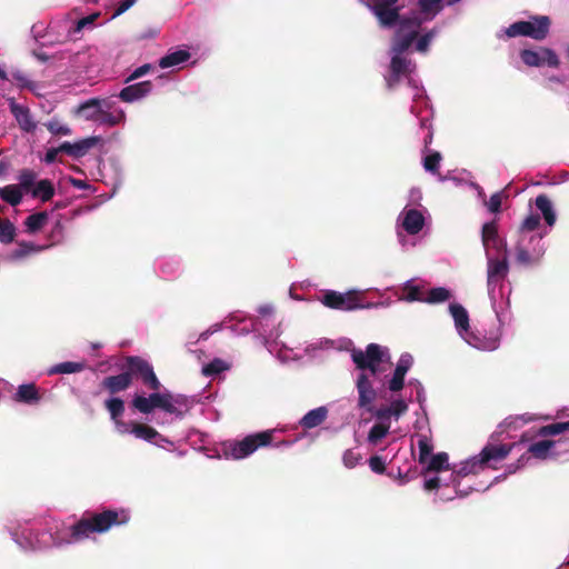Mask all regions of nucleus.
I'll return each instance as SVG.
<instances>
[{
    "label": "nucleus",
    "mask_w": 569,
    "mask_h": 569,
    "mask_svg": "<svg viewBox=\"0 0 569 569\" xmlns=\"http://www.w3.org/2000/svg\"><path fill=\"white\" fill-rule=\"evenodd\" d=\"M133 379H140L150 390H160L162 387L149 361L139 356H127L122 372L103 378L101 388L110 395H116L129 389Z\"/></svg>",
    "instance_id": "obj_1"
},
{
    "label": "nucleus",
    "mask_w": 569,
    "mask_h": 569,
    "mask_svg": "<svg viewBox=\"0 0 569 569\" xmlns=\"http://www.w3.org/2000/svg\"><path fill=\"white\" fill-rule=\"evenodd\" d=\"M130 516L124 509H103L101 511H86L81 518L70 526V538L79 542L90 538L93 533H104L114 526L128 523Z\"/></svg>",
    "instance_id": "obj_2"
},
{
    "label": "nucleus",
    "mask_w": 569,
    "mask_h": 569,
    "mask_svg": "<svg viewBox=\"0 0 569 569\" xmlns=\"http://www.w3.org/2000/svg\"><path fill=\"white\" fill-rule=\"evenodd\" d=\"M148 397L142 395H136L131 401V406L138 412L143 415L151 413L154 409H161L167 413L182 416L178 406L186 405V398L181 395L174 396L170 391L159 392V390H152Z\"/></svg>",
    "instance_id": "obj_3"
},
{
    "label": "nucleus",
    "mask_w": 569,
    "mask_h": 569,
    "mask_svg": "<svg viewBox=\"0 0 569 569\" xmlns=\"http://www.w3.org/2000/svg\"><path fill=\"white\" fill-rule=\"evenodd\" d=\"M273 430H266L248 435L242 440H232L223 445V453L227 458L240 460L249 457L261 447L271 445Z\"/></svg>",
    "instance_id": "obj_4"
},
{
    "label": "nucleus",
    "mask_w": 569,
    "mask_h": 569,
    "mask_svg": "<svg viewBox=\"0 0 569 569\" xmlns=\"http://www.w3.org/2000/svg\"><path fill=\"white\" fill-rule=\"evenodd\" d=\"M551 20L548 16H531L530 20L516 21L506 29L509 38L529 37L541 41L547 38L550 31Z\"/></svg>",
    "instance_id": "obj_5"
},
{
    "label": "nucleus",
    "mask_w": 569,
    "mask_h": 569,
    "mask_svg": "<svg viewBox=\"0 0 569 569\" xmlns=\"http://www.w3.org/2000/svg\"><path fill=\"white\" fill-rule=\"evenodd\" d=\"M351 358L358 369L362 371L369 370L371 375L375 376L378 372L379 365L382 363L386 358H389V355L388 350L383 349L381 346L369 343L365 351L352 350Z\"/></svg>",
    "instance_id": "obj_6"
},
{
    "label": "nucleus",
    "mask_w": 569,
    "mask_h": 569,
    "mask_svg": "<svg viewBox=\"0 0 569 569\" xmlns=\"http://www.w3.org/2000/svg\"><path fill=\"white\" fill-rule=\"evenodd\" d=\"M320 301L330 309L342 311H352L366 308V305L362 302V293L356 290H350L345 293L328 290L323 293Z\"/></svg>",
    "instance_id": "obj_7"
},
{
    "label": "nucleus",
    "mask_w": 569,
    "mask_h": 569,
    "mask_svg": "<svg viewBox=\"0 0 569 569\" xmlns=\"http://www.w3.org/2000/svg\"><path fill=\"white\" fill-rule=\"evenodd\" d=\"M399 0H369L368 7L377 18L380 27L393 28L397 26L402 6Z\"/></svg>",
    "instance_id": "obj_8"
},
{
    "label": "nucleus",
    "mask_w": 569,
    "mask_h": 569,
    "mask_svg": "<svg viewBox=\"0 0 569 569\" xmlns=\"http://www.w3.org/2000/svg\"><path fill=\"white\" fill-rule=\"evenodd\" d=\"M120 427H122V429H120V433H131L136 438L153 443L158 447H162L163 442L171 443L166 437L160 435L157 429L147 423L129 421L128 423H120Z\"/></svg>",
    "instance_id": "obj_9"
},
{
    "label": "nucleus",
    "mask_w": 569,
    "mask_h": 569,
    "mask_svg": "<svg viewBox=\"0 0 569 569\" xmlns=\"http://www.w3.org/2000/svg\"><path fill=\"white\" fill-rule=\"evenodd\" d=\"M520 59L528 67H541L547 64L551 68H558L559 58L552 49L540 47L539 50L523 49L520 51Z\"/></svg>",
    "instance_id": "obj_10"
},
{
    "label": "nucleus",
    "mask_w": 569,
    "mask_h": 569,
    "mask_svg": "<svg viewBox=\"0 0 569 569\" xmlns=\"http://www.w3.org/2000/svg\"><path fill=\"white\" fill-rule=\"evenodd\" d=\"M416 66L410 60L399 54H393L390 60L389 74L386 77L387 87L393 89L397 87L402 77H409Z\"/></svg>",
    "instance_id": "obj_11"
},
{
    "label": "nucleus",
    "mask_w": 569,
    "mask_h": 569,
    "mask_svg": "<svg viewBox=\"0 0 569 569\" xmlns=\"http://www.w3.org/2000/svg\"><path fill=\"white\" fill-rule=\"evenodd\" d=\"M358 407L373 412V402L377 398V391L373 389L367 373L362 372L357 379Z\"/></svg>",
    "instance_id": "obj_12"
},
{
    "label": "nucleus",
    "mask_w": 569,
    "mask_h": 569,
    "mask_svg": "<svg viewBox=\"0 0 569 569\" xmlns=\"http://www.w3.org/2000/svg\"><path fill=\"white\" fill-rule=\"evenodd\" d=\"M152 89L153 83L150 80H146L122 88L118 97L122 102L132 103L149 96Z\"/></svg>",
    "instance_id": "obj_13"
},
{
    "label": "nucleus",
    "mask_w": 569,
    "mask_h": 569,
    "mask_svg": "<svg viewBox=\"0 0 569 569\" xmlns=\"http://www.w3.org/2000/svg\"><path fill=\"white\" fill-rule=\"evenodd\" d=\"M508 271L509 264L507 257L502 259H488L487 284L489 291L493 290V288L507 277Z\"/></svg>",
    "instance_id": "obj_14"
},
{
    "label": "nucleus",
    "mask_w": 569,
    "mask_h": 569,
    "mask_svg": "<svg viewBox=\"0 0 569 569\" xmlns=\"http://www.w3.org/2000/svg\"><path fill=\"white\" fill-rule=\"evenodd\" d=\"M515 445H487L478 456L486 467L491 461H501L508 457Z\"/></svg>",
    "instance_id": "obj_15"
},
{
    "label": "nucleus",
    "mask_w": 569,
    "mask_h": 569,
    "mask_svg": "<svg viewBox=\"0 0 569 569\" xmlns=\"http://www.w3.org/2000/svg\"><path fill=\"white\" fill-rule=\"evenodd\" d=\"M111 106L112 103L110 101L102 100L99 118L97 119V122L99 124L114 127L126 120L124 111L121 109L109 111V109H111Z\"/></svg>",
    "instance_id": "obj_16"
},
{
    "label": "nucleus",
    "mask_w": 569,
    "mask_h": 569,
    "mask_svg": "<svg viewBox=\"0 0 569 569\" xmlns=\"http://www.w3.org/2000/svg\"><path fill=\"white\" fill-rule=\"evenodd\" d=\"M10 111L23 131L33 132L36 130L37 123L32 119L29 108L12 100L10 102Z\"/></svg>",
    "instance_id": "obj_17"
},
{
    "label": "nucleus",
    "mask_w": 569,
    "mask_h": 569,
    "mask_svg": "<svg viewBox=\"0 0 569 569\" xmlns=\"http://www.w3.org/2000/svg\"><path fill=\"white\" fill-rule=\"evenodd\" d=\"M98 140V137H90L74 143L64 141L60 144V150L73 158H81L97 144Z\"/></svg>",
    "instance_id": "obj_18"
},
{
    "label": "nucleus",
    "mask_w": 569,
    "mask_h": 569,
    "mask_svg": "<svg viewBox=\"0 0 569 569\" xmlns=\"http://www.w3.org/2000/svg\"><path fill=\"white\" fill-rule=\"evenodd\" d=\"M329 410L326 406H320L308 411L300 420L299 426L303 430H310L321 426L328 418Z\"/></svg>",
    "instance_id": "obj_19"
},
{
    "label": "nucleus",
    "mask_w": 569,
    "mask_h": 569,
    "mask_svg": "<svg viewBox=\"0 0 569 569\" xmlns=\"http://www.w3.org/2000/svg\"><path fill=\"white\" fill-rule=\"evenodd\" d=\"M523 242H525V239H522V241H520L516 248L517 263H519L523 267L537 266L541 260L543 250L542 249H533V251L530 252Z\"/></svg>",
    "instance_id": "obj_20"
},
{
    "label": "nucleus",
    "mask_w": 569,
    "mask_h": 569,
    "mask_svg": "<svg viewBox=\"0 0 569 569\" xmlns=\"http://www.w3.org/2000/svg\"><path fill=\"white\" fill-rule=\"evenodd\" d=\"M13 399L26 405H37L40 402L41 396L36 383H26L18 387Z\"/></svg>",
    "instance_id": "obj_21"
},
{
    "label": "nucleus",
    "mask_w": 569,
    "mask_h": 569,
    "mask_svg": "<svg viewBox=\"0 0 569 569\" xmlns=\"http://www.w3.org/2000/svg\"><path fill=\"white\" fill-rule=\"evenodd\" d=\"M423 224L425 218L419 210L409 209L408 211H406L402 221V227L409 234L419 233L422 230Z\"/></svg>",
    "instance_id": "obj_22"
},
{
    "label": "nucleus",
    "mask_w": 569,
    "mask_h": 569,
    "mask_svg": "<svg viewBox=\"0 0 569 569\" xmlns=\"http://www.w3.org/2000/svg\"><path fill=\"white\" fill-rule=\"evenodd\" d=\"M418 36L419 32L417 30H411L409 32H403L401 34H398L397 31L391 46L392 53L402 56L412 46Z\"/></svg>",
    "instance_id": "obj_23"
},
{
    "label": "nucleus",
    "mask_w": 569,
    "mask_h": 569,
    "mask_svg": "<svg viewBox=\"0 0 569 569\" xmlns=\"http://www.w3.org/2000/svg\"><path fill=\"white\" fill-rule=\"evenodd\" d=\"M418 14L426 21H431L443 9V0H418Z\"/></svg>",
    "instance_id": "obj_24"
},
{
    "label": "nucleus",
    "mask_w": 569,
    "mask_h": 569,
    "mask_svg": "<svg viewBox=\"0 0 569 569\" xmlns=\"http://www.w3.org/2000/svg\"><path fill=\"white\" fill-rule=\"evenodd\" d=\"M483 469H485V467H483L482 462H480L479 457H473V458L465 461L463 463H461L460 468L458 470H455L452 473L453 486L456 488L459 486L457 478L467 477L469 475H477Z\"/></svg>",
    "instance_id": "obj_25"
},
{
    "label": "nucleus",
    "mask_w": 569,
    "mask_h": 569,
    "mask_svg": "<svg viewBox=\"0 0 569 569\" xmlns=\"http://www.w3.org/2000/svg\"><path fill=\"white\" fill-rule=\"evenodd\" d=\"M104 407L108 410L110 418L114 422L118 431L120 432V429H122L120 423H127L120 419L124 412V401L121 398L112 397L104 401Z\"/></svg>",
    "instance_id": "obj_26"
},
{
    "label": "nucleus",
    "mask_w": 569,
    "mask_h": 569,
    "mask_svg": "<svg viewBox=\"0 0 569 569\" xmlns=\"http://www.w3.org/2000/svg\"><path fill=\"white\" fill-rule=\"evenodd\" d=\"M101 102L102 100L98 98L89 99L88 101L81 103L78 107L77 112L86 120L97 122V119L99 118L100 113Z\"/></svg>",
    "instance_id": "obj_27"
},
{
    "label": "nucleus",
    "mask_w": 569,
    "mask_h": 569,
    "mask_svg": "<svg viewBox=\"0 0 569 569\" xmlns=\"http://www.w3.org/2000/svg\"><path fill=\"white\" fill-rule=\"evenodd\" d=\"M449 310L455 320L457 329L460 332L467 331L469 329V316L467 310L459 303H451Z\"/></svg>",
    "instance_id": "obj_28"
},
{
    "label": "nucleus",
    "mask_w": 569,
    "mask_h": 569,
    "mask_svg": "<svg viewBox=\"0 0 569 569\" xmlns=\"http://www.w3.org/2000/svg\"><path fill=\"white\" fill-rule=\"evenodd\" d=\"M427 22L420 14L413 13L410 17H401L398 21V34L409 32L411 30H417L419 32V29L421 28L422 23Z\"/></svg>",
    "instance_id": "obj_29"
},
{
    "label": "nucleus",
    "mask_w": 569,
    "mask_h": 569,
    "mask_svg": "<svg viewBox=\"0 0 569 569\" xmlns=\"http://www.w3.org/2000/svg\"><path fill=\"white\" fill-rule=\"evenodd\" d=\"M536 207L541 211L547 224L553 226L556 222V213L550 199L546 194H539L536 198Z\"/></svg>",
    "instance_id": "obj_30"
},
{
    "label": "nucleus",
    "mask_w": 569,
    "mask_h": 569,
    "mask_svg": "<svg viewBox=\"0 0 569 569\" xmlns=\"http://www.w3.org/2000/svg\"><path fill=\"white\" fill-rule=\"evenodd\" d=\"M190 58V53L186 50H177L170 52L159 60V67L162 69L171 68L186 62Z\"/></svg>",
    "instance_id": "obj_31"
},
{
    "label": "nucleus",
    "mask_w": 569,
    "mask_h": 569,
    "mask_svg": "<svg viewBox=\"0 0 569 569\" xmlns=\"http://www.w3.org/2000/svg\"><path fill=\"white\" fill-rule=\"evenodd\" d=\"M0 198L12 207L22 201V191L17 184H8L0 188Z\"/></svg>",
    "instance_id": "obj_32"
},
{
    "label": "nucleus",
    "mask_w": 569,
    "mask_h": 569,
    "mask_svg": "<svg viewBox=\"0 0 569 569\" xmlns=\"http://www.w3.org/2000/svg\"><path fill=\"white\" fill-rule=\"evenodd\" d=\"M49 216L46 211L32 213L24 220V226L28 233H36L40 231L48 222Z\"/></svg>",
    "instance_id": "obj_33"
},
{
    "label": "nucleus",
    "mask_w": 569,
    "mask_h": 569,
    "mask_svg": "<svg viewBox=\"0 0 569 569\" xmlns=\"http://www.w3.org/2000/svg\"><path fill=\"white\" fill-rule=\"evenodd\" d=\"M54 196V187L48 179L40 180L32 189V197L40 198L41 201L47 202Z\"/></svg>",
    "instance_id": "obj_34"
},
{
    "label": "nucleus",
    "mask_w": 569,
    "mask_h": 569,
    "mask_svg": "<svg viewBox=\"0 0 569 569\" xmlns=\"http://www.w3.org/2000/svg\"><path fill=\"white\" fill-rule=\"evenodd\" d=\"M448 455L446 452H439L433 455L431 458L427 461V469L426 471H441V470H448L449 469V462H448Z\"/></svg>",
    "instance_id": "obj_35"
},
{
    "label": "nucleus",
    "mask_w": 569,
    "mask_h": 569,
    "mask_svg": "<svg viewBox=\"0 0 569 569\" xmlns=\"http://www.w3.org/2000/svg\"><path fill=\"white\" fill-rule=\"evenodd\" d=\"M555 446L552 440H541L530 445L528 452L537 459H546L549 450Z\"/></svg>",
    "instance_id": "obj_36"
},
{
    "label": "nucleus",
    "mask_w": 569,
    "mask_h": 569,
    "mask_svg": "<svg viewBox=\"0 0 569 569\" xmlns=\"http://www.w3.org/2000/svg\"><path fill=\"white\" fill-rule=\"evenodd\" d=\"M390 423L379 422L371 427L368 433V441L378 445L388 433Z\"/></svg>",
    "instance_id": "obj_37"
},
{
    "label": "nucleus",
    "mask_w": 569,
    "mask_h": 569,
    "mask_svg": "<svg viewBox=\"0 0 569 569\" xmlns=\"http://www.w3.org/2000/svg\"><path fill=\"white\" fill-rule=\"evenodd\" d=\"M451 297V293L448 289L443 287H437L429 290L427 297H425L423 302L427 303H440L449 300Z\"/></svg>",
    "instance_id": "obj_38"
},
{
    "label": "nucleus",
    "mask_w": 569,
    "mask_h": 569,
    "mask_svg": "<svg viewBox=\"0 0 569 569\" xmlns=\"http://www.w3.org/2000/svg\"><path fill=\"white\" fill-rule=\"evenodd\" d=\"M401 299L406 301H421L423 302L425 297L422 296L421 289L419 286L412 284L411 281H407L402 288V297Z\"/></svg>",
    "instance_id": "obj_39"
},
{
    "label": "nucleus",
    "mask_w": 569,
    "mask_h": 569,
    "mask_svg": "<svg viewBox=\"0 0 569 569\" xmlns=\"http://www.w3.org/2000/svg\"><path fill=\"white\" fill-rule=\"evenodd\" d=\"M84 368V365L83 363H80V362H73V361H66V362H61V363H58L53 368L50 369L49 373L50 375H56V373H74V372H80L82 371Z\"/></svg>",
    "instance_id": "obj_40"
},
{
    "label": "nucleus",
    "mask_w": 569,
    "mask_h": 569,
    "mask_svg": "<svg viewBox=\"0 0 569 569\" xmlns=\"http://www.w3.org/2000/svg\"><path fill=\"white\" fill-rule=\"evenodd\" d=\"M16 236L14 224L8 220L0 218V242L10 243L13 241Z\"/></svg>",
    "instance_id": "obj_41"
},
{
    "label": "nucleus",
    "mask_w": 569,
    "mask_h": 569,
    "mask_svg": "<svg viewBox=\"0 0 569 569\" xmlns=\"http://www.w3.org/2000/svg\"><path fill=\"white\" fill-rule=\"evenodd\" d=\"M566 431H569V421L555 422L547 426H542L539 429L538 435L542 437L557 436Z\"/></svg>",
    "instance_id": "obj_42"
},
{
    "label": "nucleus",
    "mask_w": 569,
    "mask_h": 569,
    "mask_svg": "<svg viewBox=\"0 0 569 569\" xmlns=\"http://www.w3.org/2000/svg\"><path fill=\"white\" fill-rule=\"evenodd\" d=\"M44 248L46 247L43 246H36L32 242L22 241L18 243V248L12 252V257L16 259H21L29 256L30 253L39 252Z\"/></svg>",
    "instance_id": "obj_43"
},
{
    "label": "nucleus",
    "mask_w": 569,
    "mask_h": 569,
    "mask_svg": "<svg viewBox=\"0 0 569 569\" xmlns=\"http://www.w3.org/2000/svg\"><path fill=\"white\" fill-rule=\"evenodd\" d=\"M438 28H432L429 31L425 32L422 36L417 38L416 50L420 53H426L429 50V46L433 38L438 34Z\"/></svg>",
    "instance_id": "obj_44"
},
{
    "label": "nucleus",
    "mask_w": 569,
    "mask_h": 569,
    "mask_svg": "<svg viewBox=\"0 0 569 569\" xmlns=\"http://www.w3.org/2000/svg\"><path fill=\"white\" fill-rule=\"evenodd\" d=\"M498 226L496 221L486 222L482 226L481 239L485 247H489L491 240L498 238Z\"/></svg>",
    "instance_id": "obj_45"
},
{
    "label": "nucleus",
    "mask_w": 569,
    "mask_h": 569,
    "mask_svg": "<svg viewBox=\"0 0 569 569\" xmlns=\"http://www.w3.org/2000/svg\"><path fill=\"white\" fill-rule=\"evenodd\" d=\"M419 448V458L418 461L420 465H426L428 459L430 458L432 451V445L429 439L425 436H421L418 440Z\"/></svg>",
    "instance_id": "obj_46"
},
{
    "label": "nucleus",
    "mask_w": 569,
    "mask_h": 569,
    "mask_svg": "<svg viewBox=\"0 0 569 569\" xmlns=\"http://www.w3.org/2000/svg\"><path fill=\"white\" fill-rule=\"evenodd\" d=\"M36 172L30 169H23L19 174V188L24 191H32L36 180Z\"/></svg>",
    "instance_id": "obj_47"
},
{
    "label": "nucleus",
    "mask_w": 569,
    "mask_h": 569,
    "mask_svg": "<svg viewBox=\"0 0 569 569\" xmlns=\"http://www.w3.org/2000/svg\"><path fill=\"white\" fill-rule=\"evenodd\" d=\"M441 159H442V157H441L440 152H438V151H435V152L428 154L423 159L425 169L431 173H438Z\"/></svg>",
    "instance_id": "obj_48"
},
{
    "label": "nucleus",
    "mask_w": 569,
    "mask_h": 569,
    "mask_svg": "<svg viewBox=\"0 0 569 569\" xmlns=\"http://www.w3.org/2000/svg\"><path fill=\"white\" fill-rule=\"evenodd\" d=\"M228 367L226 366L223 360L213 359L211 362H209L208 365H206L202 368V373L206 377H211V376H214V375H218V373L224 371Z\"/></svg>",
    "instance_id": "obj_49"
},
{
    "label": "nucleus",
    "mask_w": 569,
    "mask_h": 569,
    "mask_svg": "<svg viewBox=\"0 0 569 569\" xmlns=\"http://www.w3.org/2000/svg\"><path fill=\"white\" fill-rule=\"evenodd\" d=\"M47 129L54 136H69L71 129L68 126L61 124L57 120L46 123Z\"/></svg>",
    "instance_id": "obj_50"
},
{
    "label": "nucleus",
    "mask_w": 569,
    "mask_h": 569,
    "mask_svg": "<svg viewBox=\"0 0 569 569\" xmlns=\"http://www.w3.org/2000/svg\"><path fill=\"white\" fill-rule=\"evenodd\" d=\"M540 224V217L538 214L528 216L521 223V234L536 230Z\"/></svg>",
    "instance_id": "obj_51"
},
{
    "label": "nucleus",
    "mask_w": 569,
    "mask_h": 569,
    "mask_svg": "<svg viewBox=\"0 0 569 569\" xmlns=\"http://www.w3.org/2000/svg\"><path fill=\"white\" fill-rule=\"evenodd\" d=\"M360 459H361L360 453L356 452L353 449L346 450L342 456L343 465L350 469L355 468L358 465Z\"/></svg>",
    "instance_id": "obj_52"
},
{
    "label": "nucleus",
    "mask_w": 569,
    "mask_h": 569,
    "mask_svg": "<svg viewBox=\"0 0 569 569\" xmlns=\"http://www.w3.org/2000/svg\"><path fill=\"white\" fill-rule=\"evenodd\" d=\"M151 70H153V67L152 64L150 63H144L140 67H138L137 69H134L124 80L126 83H129L133 80H137L143 76H146L147 73H149Z\"/></svg>",
    "instance_id": "obj_53"
},
{
    "label": "nucleus",
    "mask_w": 569,
    "mask_h": 569,
    "mask_svg": "<svg viewBox=\"0 0 569 569\" xmlns=\"http://www.w3.org/2000/svg\"><path fill=\"white\" fill-rule=\"evenodd\" d=\"M411 366H412V357L408 353H405L400 357L395 371L406 376L407 372L409 371V369L411 368Z\"/></svg>",
    "instance_id": "obj_54"
},
{
    "label": "nucleus",
    "mask_w": 569,
    "mask_h": 569,
    "mask_svg": "<svg viewBox=\"0 0 569 569\" xmlns=\"http://www.w3.org/2000/svg\"><path fill=\"white\" fill-rule=\"evenodd\" d=\"M405 377L403 375L395 371L392 378L388 382V388L392 392L400 391L405 386Z\"/></svg>",
    "instance_id": "obj_55"
},
{
    "label": "nucleus",
    "mask_w": 569,
    "mask_h": 569,
    "mask_svg": "<svg viewBox=\"0 0 569 569\" xmlns=\"http://www.w3.org/2000/svg\"><path fill=\"white\" fill-rule=\"evenodd\" d=\"M368 463L375 473L382 475L386 471V463L380 456L370 457Z\"/></svg>",
    "instance_id": "obj_56"
},
{
    "label": "nucleus",
    "mask_w": 569,
    "mask_h": 569,
    "mask_svg": "<svg viewBox=\"0 0 569 569\" xmlns=\"http://www.w3.org/2000/svg\"><path fill=\"white\" fill-rule=\"evenodd\" d=\"M380 422L389 423L388 421L392 417L389 406H382L378 409L373 407V412H370Z\"/></svg>",
    "instance_id": "obj_57"
},
{
    "label": "nucleus",
    "mask_w": 569,
    "mask_h": 569,
    "mask_svg": "<svg viewBox=\"0 0 569 569\" xmlns=\"http://www.w3.org/2000/svg\"><path fill=\"white\" fill-rule=\"evenodd\" d=\"M391 415L395 417H400L408 410L407 403L402 399H398L391 402L389 406Z\"/></svg>",
    "instance_id": "obj_58"
},
{
    "label": "nucleus",
    "mask_w": 569,
    "mask_h": 569,
    "mask_svg": "<svg viewBox=\"0 0 569 569\" xmlns=\"http://www.w3.org/2000/svg\"><path fill=\"white\" fill-rule=\"evenodd\" d=\"M99 17V13H93L88 17L79 19L73 27V32H80L86 26L93 23V21Z\"/></svg>",
    "instance_id": "obj_59"
},
{
    "label": "nucleus",
    "mask_w": 569,
    "mask_h": 569,
    "mask_svg": "<svg viewBox=\"0 0 569 569\" xmlns=\"http://www.w3.org/2000/svg\"><path fill=\"white\" fill-rule=\"evenodd\" d=\"M487 207H488L489 211H491V212H499L501 209V193L500 192L493 193L490 197V199L487 203Z\"/></svg>",
    "instance_id": "obj_60"
},
{
    "label": "nucleus",
    "mask_w": 569,
    "mask_h": 569,
    "mask_svg": "<svg viewBox=\"0 0 569 569\" xmlns=\"http://www.w3.org/2000/svg\"><path fill=\"white\" fill-rule=\"evenodd\" d=\"M137 0H121L118 8L116 9L113 17H118L129 10Z\"/></svg>",
    "instance_id": "obj_61"
},
{
    "label": "nucleus",
    "mask_w": 569,
    "mask_h": 569,
    "mask_svg": "<svg viewBox=\"0 0 569 569\" xmlns=\"http://www.w3.org/2000/svg\"><path fill=\"white\" fill-rule=\"evenodd\" d=\"M59 152H62V150H60V146L58 148L48 149L44 157V161L47 163H53L57 160V156Z\"/></svg>",
    "instance_id": "obj_62"
},
{
    "label": "nucleus",
    "mask_w": 569,
    "mask_h": 569,
    "mask_svg": "<svg viewBox=\"0 0 569 569\" xmlns=\"http://www.w3.org/2000/svg\"><path fill=\"white\" fill-rule=\"evenodd\" d=\"M440 486V479L439 477H433L425 481V489L426 490H433L439 488Z\"/></svg>",
    "instance_id": "obj_63"
},
{
    "label": "nucleus",
    "mask_w": 569,
    "mask_h": 569,
    "mask_svg": "<svg viewBox=\"0 0 569 569\" xmlns=\"http://www.w3.org/2000/svg\"><path fill=\"white\" fill-rule=\"evenodd\" d=\"M498 347H499L498 338H490L481 346V348L486 349V350H496Z\"/></svg>",
    "instance_id": "obj_64"
}]
</instances>
